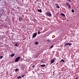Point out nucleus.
Listing matches in <instances>:
<instances>
[{
	"label": "nucleus",
	"mask_w": 79,
	"mask_h": 79,
	"mask_svg": "<svg viewBox=\"0 0 79 79\" xmlns=\"http://www.w3.org/2000/svg\"><path fill=\"white\" fill-rule=\"evenodd\" d=\"M4 27H7V26L6 25H5L4 26Z\"/></svg>",
	"instance_id": "24"
},
{
	"label": "nucleus",
	"mask_w": 79,
	"mask_h": 79,
	"mask_svg": "<svg viewBox=\"0 0 79 79\" xmlns=\"http://www.w3.org/2000/svg\"><path fill=\"white\" fill-rule=\"evenodd\" d=\"M15 45L16 47H18V46H19V44H18V43H16L15 44Z\"/></svg>",
	"instance_id": "11"
},
{
	"label": "nucleus",
	"mask_w": 79,
	"mask_h": 79,
	"mask_svg": "<svg viewBox=\"0 0 79 79\" xmlns=\"http://www.w3.org/2000/svg\"><path fill=\"white\" fill-rule=\"evenodd\" d=\"M36 35H37V33H33V38H34V37H35Z\"/></svg>",
	"instance_id": "4"
},
{
	"label": "nucleus",
	"mask_w": 79,
	"mask_h": 79,
	"mask_svg": "<svg viewBox=\"0 0 79 79\" xmlns=\"http://www.w3.org/2000/svg\"><path fill=\"white\" fill-rule=\"evenodd\" d=\"M70 2H71V1H70V0H68Z\"/></svg>",
	"instance_id": "30"
},
{
	"label": "nucleus",
	"mask_w": 79,
	"mask_h": 79,
	"mask_svg": "<svg viewBox=\"0 0 79 79\" xmlns=\"http://www.w3.org/2000/svg\"><path fill=\"white\" fill-rule=\"evenodd\" d=\"M24 76H25V75H23L22 76V77H24Z\"/></svg>",
	"instance_id": "22"
},
{
	"label": "nucleus",
	"mask_w": 79,
	"mask_h": 79,
	"mask_svg": "<svg viewBox=\"0 0 79 79\" xmlns=\"http://www.w3.org/2000/svg\"><path fill=\"white\" fill-rule=\"evenodd\" d=\"M36 20V21H37V20Z\"/></svg>",
	"instance_id": "31"
},
{
	"label": "nucleus",
	"mask_w": 79,
	"mask_h": 79,
	"mask_svg": "<svg viewBox=\"0 0 79 79\" xmlns=\"http://www.w3.org/2000/svg\"><path fill=\"white\" fill-rule=\"evenodd\" d=\"M22 77L21 76H19L17 77V79H21Z\"/></svg>",
	"instance_id": "12"
},
{
	"label": "nucleus",
	"mask_w": 79,
	"mask_h": 79,
	"mask_svg": "<svg viewBox=\"0 0 79 79\" xmlns=\"http://www.w3.org/2000/svg\"><path fill=\"white\" fill-rule=\"evenodd\" d=\"M3 56H1L0 57V59H2V58H3Z\"/></svg>",
	"instance_id": "21"
},
{
	"label": "nucleus",
	"mask_w": 79,
	"mask_h": 79,
	"mask_svg": "<svg viewBox=\"0 0 79 79\" xmlns=\"http://www.w3.org/2000/svg\"><path fill=\"white\" fill-rule=\"evenodd\" d=\"M38 31V34H40V31L39 30Z\"/></svg>",
	"instance_id": "17"
},
{
	"label": "nucleus",
	"mask_w": 79,
	"mask_h": 79,
	"mask_svg": "<svg viewBox=\"0 0 79 79\" xmlns=\"http://www.w3.org/2000/svg\"><path fill=\"white\" fill-rule=\"evenodd\" d=\"M72 45V44L71 43H66L64 45V47L65 48V47H67V46H68V45H69V46H70V45Z\"/></svg>",
	"instance_id": "1"
},
{
	"label": "nucleus",
	"mask_w": 79,
	"mask_h": 79,
	"mask_svg": "<svg viewBox=\"0 0 79 79\" xmlns=\"http://www.w3.org/2000/svg\"><path fill=\"white\" fill-rule=\"evenodd\" d=\"M41 62L42 63H44V61L42 60L41 61Z\"/></svg>",
	"instance_id": "16"
},
{
	"label": "nucleus",
	"mask_w": 79,
	"mask_h": 79,
	"mask_svg": "<svg viewBox=\"0 0 79 79\" xmlns=\"http://www.w3.org/2000/svg\"><path fill=\"white\" fill-rule=\"evenodd\" d=\"M68 21V20H67V21Z\"/></svg>",
	"instance_id": "32"
},
{
	"label": "nucleus",
	"mask_w": 79,
	"mask_h": 79,
	"mask_svg": "<svg viewBox=\"0 0 79 79\" xmlns=\"http://www.w3.org/2000/svg\"><path fill=\"white\" fill-rule=\"evenodd\" d=\"M40 66L42 67H45V64L41 65Z\"/></svg>",
	"instance_id": "10"
},
{
	"label": "nucleus",
	"mask_w": 79,
	"mask_h": 79,
	"mask_svg": "<svg viewBox=\"0 0 79 79\" xmlns=\"http://www.w3.org/2000/svg\"><path fill=\"white\" fill-rule=\"evenodd\" d=\"M72 13H74V10L73 9H72Z\"/></svg>",
	"instance_id": "19"
},
{
	"label": "nucleus",
	"mask_w": 79,
	"mask_h": 79,
	"mask_svg": "<svg viewBox=\"0 0 79 79\" xmlns=\"http://www.w3.org/2000/svg\"><path fill=\"white\" fill-rule=\"evenodd\" d=\"M61 16H64L65 17V15H64V14L63 13H62L61 14Z\"/></svg>",
	"instance_id": "9"
},
{
	"label": "nucleus",
	"mask_w": 79,
	"mask_h": 79,
	"mask_svg": "<svg viewBox=\"0 0 79 79\" xmlns=\"http://www.w3.org/2000/svg\"><path fill=\"white\" fill-rule=\"evenodd\" d=\"M48 42H50V40H48Z\"/></svg>",
	"instance_id": "27"
},
{
	"label": "nucleus",
	"mask_w": 79,
	"mask_h": 79,
	"mask_svg": "<svg viewBox=\"0 0 79 79\" xmlns=\"http://www.w3.org/2000/svg\"><path fill=\"white\" fill-rule=\"evenodd\" d=\"M35 45H38V44H39V43L37 41L35 42Z\"/></svg>",
	"instance_id": "8"
},
{
	"label": "nucleus",
	"mask_w": 79,
	"mask_h": 79,
	"mask_svg": "<svg viewBox=\"0 0 79 79\" xmlns=\"http://www.w3.org/2000/svg\"><path fill=\"white\" fill-rule=\"evenodd\" d=\"M65 5H69V4L67 3L66 4H65Z\"/></svg>",
	"instance_id": "28"
},
{
	"label": "nucleus",
	"mask_w": 79,
	"mask_h": 79,
	"mask_svg": "<svg viewBox=\"0 0 79 79\" xmlns=\"http://www.w3.org/2000/svg\"><path fill=\"white\" fill-rule=\"evenodd\" d=\"M46 15L48 16H49V17H51L52 16V14L50 13L47 12L46 13Z\"/></svg>",
	"instance_id": "3"
},
{
	"label": "nucleus",
	"mask_w": 79,
	"mask_h": 79,
	"mask_svg": "<svg viewBox=\"0 0 79 79\" xmlns=\"http://www.w3.org/2000/svg\"><path fill=\"white\" fill-rule=\"evenodd\" d=\"M20 59H21V57L19 56L18 57H17L15 59V62H18V61H19Z\"/></svg>",
	"instance_id": "2"
},
{
	"label": "nucleus",
	"mask_w": 79,
	"mask_h": 79,
	"mask_svg": "<svg viewBox=\"0 0 79 79\" xmlns=\"http://www.w3.org/2000/svg\"><path fill=\"white\" fill-rule=\"evenodd\" d=\"M15 54H11L10 56L11 57H13L14 56H15Z\"/></svg>",
	"instance_id": "6"
},
{
	"label": "nucleus",
	"mask_w": 79,
	"mask_h": 79,
	"mask_svg": "<svg viewBox=\"0 0 79 79\" xmlns=\"http://www.w3.org/2000/svg\"><path fill=\"white\" fill-rule=\"evenodd\" d=\"M64 62V60L63 59H62L61 60H60V62Z\"/></svg>",
	"instance_id": "14"
},
{
	"label": "nucleus",
	"mask_w": 79,
	"mask_h": 79,
	"mask_svg": "<svg viewBox=\"0 0 79 79\" xmlns=\"http://www.w3.org/2000/svg\"><path fill=\"white\" fill-rule=\"evenodd\" d=\"M56 6H58V4L56 3Z\"/></svg>",
	"instance_id": "25"
},
{
	"label": "nucleus",
	"mask_w": 79,
	"mask_h": 79,
	"mask_svg": "<svg viewBox=\"0 0 79 79\" xmlns=\"http://www.w3.org/2000/svg\"><path fill=\"white\" fill-rule=\"evenodd\" d=\"M53 47V45H52V46H51L50 48H52Z\"/></svg>",
	"instance_id": "23"
},
{
	"label": "nucleus",
	"mask_w": 79,
	"mask_h": 79,
	"mask_svg": "<svg viewBox=\"0 0 79 79\" xmlns=\"http://www.w3.org/2000/svg\"><path fill=\"white\" fill-rule=\"evenodd\" d=\"M35 20H36L35 19H34L33 20V21H35Z\"/></svg>",
	"instance_id": "29"
},
{
	"label": "nucleus",
	"mask_w": 79,
	"mask_h": 79,
	"mask_svg": "<svg viewBox=\"0 0 79 79\" xmlns=\"http://www.w3.org/2000/svg\"><path fill=\"white\" fill-rule=\"evenodd\" d=\"M56 8L59 9V8H60V6H57L56 7Z\"/></svg>",
	"instance_id": "18"
},
{
	"label": "nucleus",
	"mask_w": 79,
	"mask_h": 79,
	"mask_svg": "<svg viewBox=\"0 0 79 79\" xmlns=\"http://www.w3.org/2000/svg\"><path fill=\"white\" fill-rule=\"evenodd\" d=\"M54 61H55V59H53L51 60V63L52 64V63H54Z\"/></svg>",
	"instance_id": "5"
},
{
	"label": "nucleus",
	"mask_w": 79,
	"mask_h": 79,
	"mask_svg": "<svg viewBox=\"0 0 79 79\" xmlns=\"http://www.w3.org/2000/svg\"><path fill=\"white\" fill-rule=\"evenodd\" d=\"M18 71V69H16L15 70V71Z\"/></svg>",
	"instance_id": "20"
},
{
	"label": "nucleus",
	"mask_w": 79,
	"mask_h": 79,
	"mask_svg": "<svg viewBox=\"0 0 79 79\" xmlns=\"http://www.w3.org/2000/svg\"><path fill=\"white\" fill-rule=\"evenodd\" d=\"M35 65H34V66H32V68H34V67H35Z\"/></svg>",
	"instance_id": "26"
},
{
	"label": "nucleus",
	"mask_w": 79,
	"mask_h": 79,
	"mask_svg": "<svg viewBox=\"0 0 79 79\" xmlns=\"http://www.w3.org/2000/svg\"><path fill=\"white\" fill-rule=\"evenodd\" d=\"M22 19H22V18L20 17L19 18V21H21V20H22Z\"/></svg>",
	"instance_id": "13"
},
{
	"label": "nucleus",
	"mask_w": 79,
	"mask_h": 79,
	"mask_svg": "<svg viewBox=\"0 0 79 79\" xmlns=\"http://www.w3.org/2000/svg\"><path fill=\"white\" fill-rule=\"evenodd\" d=\"M67 6H68L69 7V8H71V6H70V5H69H69H67Z\"/></svg>",
	"instance_id": "15"
},
{
	"label": "nucleus",
	"mask_w": 79,
	"mask_h": 79,
	"mask_svg": "<svg viewBox=\"0 0 79 79\" xmlns=\"http://www.w3.org/2000/svg\"><path fill=\"white\" fill-rule=\"evenodd\" d=\"M37 11L38 12H40V13H42V10L40 9V10H38Z\"/></svg>",
	"instance_id": "7"
}]
</instances>
